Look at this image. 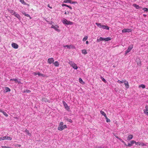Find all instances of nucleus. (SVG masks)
<instances>
[{"label":"nucleus","instance_id":"1","mask_svg":"<svg viewBox=\"0 0 148 148\" xmlns=\"http://www.w3.org/2000/svg\"><path fill=\"white\" fill-rule=\"evenodd\" d=\"M67 127L66 125H63V122H61L60 123L58 127V130L60 131H62L65 128H67Z\"/></svg>","mask_w":148,"mask_h":148},{"label":"nucleus","instance_id":"2","mask_svg":"<svg viewBox=\"0 0 148 148\" xmlns=\"http://www.w3.org/2000/svg\"><path fill=\"white\" fill-rule=\"evenodd\" d=\"M62 22L64 24L67 25H72L73 23L69 21H68L67 19H65L62 21Z\"/></svg>","mask_w":148,"mask_h":148},{"label":"nucleus","instance_id":"3","mask_svg":"<svg viewBox=\"0 0 148 148\" xmlns=\"http://www.w3.org/2000/svg\"><path fill=\"white\" fill-rule=\"evenodd\" d=\"M12 139V138L11 137L8 136H4L0 138V140H11Z\"/></svg>","mask_w":148,"mask_h":148},{"label":"nucleus","instance_id":"4","mask_svg":"<svg viewBox=\"0 0 148 148\" xmlns=\"http://www.w3.org/2000/svg\"><path fill=\"white\" fill-rule=\"evenodd\" d=\"M62 103L65 109L68 111H69L70 110V108L69 106H68L67 104L66 103L65 101H63Z\"/></svg>","mask_w":148,"mask_h":148},{"label":"nucleus","instance_id":"5","mask_svg":"<svg viewBox=\"0 0 148 148\" xmlns=\"http://www.w3.org/2000/svg\"><path fill=\"white\" fill-rule=\"evenodd\" d=\"M133 45H130L127 49L126 51L125 52V55L127 54L133 48Z\"/></svg>","mask_w":148,"mask_h":148},{"label":"nucleus","instance_id":"6","mask_svg":"<svg viewBox=\"0 0 148 148\" xmlns=\"http://www.w3.org/2000/svg\"><path fill=\"white\" fill-rule=\"evenodd\" d=\"M132 30L131 29H124L122 31V33L130 32H132Z\"/></svg>","mask_w":148,"mask_h":148},{"label":"nucleus","instance_id":"7","mask_svg":"<svg viewBox=\"0 0 148 148\" xmlns=\"http://www.w3.org/2000/svg\"><path fill=\"white\" fill-rule=\"evenodd\" d=\"M64 3H70L71 4H74L77 3L76 2L73 1L71 0H64L63 1Z\"/></svg>","mask_w":148,"mask_h":148},{"label":"nucleus","instance_id":"8","mask_svg":"<svg viewBox=\"0 0 148 148\" xmlns=\"http://www.w3.org/2000/svg\"><path fill=\"white\" fill-rule=\"evenodd\" d=\"M59 27L57 25H56L55 26L52 25V26L51 27V28H53L55 29L56 31H59L60 30L59 29H57V28H58Z\"/></svg>","mask_w":148,"mask_h":148},{"label":"nucleus","instance_id":"9","mask_svg":"<svg viewBox=\"0 0 148 148\" xmlns=\"http://www.w3.org/2000/svg\"><path fill=\"white\" fill-rule=\"evenodd\" d=\"M54 61V60L53 58H49L48 59V62L51 64L52 63H53Z\"/></svg>","mask_w":148,"mask_h":148},{"label":"nucleus","instance_id":"10","mask_svg":"<svg viewBox=\"0 0 148 148\" xmlns=\"http://www.w3.org/2000/svg\"><path fill=\"white\" fill-rule=\"evenodd\" d=\"M136 145H138L139 146H146V144L141 142H136Z\"/></svg>","mask_w":148,"mask_h":148},{"label":"nucleus","instance_id":"11","mask_svg":"<svg viewBox=\"0 0 148 148\" xmlns=\"http://www.w3.org/2000/svg\"><path fill=\"white\" fill-rule=\"evenodd\" d=\"M145 109L144 110V112L145 114L148 115V106H146L145 107Z\"/></svg>","mask_w":148,"mask_h":148},{"label":"nucleus","instance_id":"12","mask_svg":"<svg viewBox=\"0 0 148 148\" xmlns=\"http://www.w3.org/2000/svg\"><path fill=\"white\" fill-rule=\"evenodd\" d=\"M12 46L15 49H17L18 48V45L14 43H12Z\"/></svg>","mask_w":148,"mask_h":148},{"label":"nucleus","instance_id":"13","mask_svg":"<svg viewBox=\"0 0 148 148\" xmlns=\"http://www.w3.org/2000/svg\"><path fill=\"white\" fill-rule=\"evenodd\" d=\"M42 101L43 102H44L45 103L47 102L50 103V100H49L48 99L45 98H42Z\"/></svg>","mask_w":148,"mask_h":148},{"label":"nucleus","instance_id":"14","mask_svg":"<svg viewBox=\"0 0 148 148\" xmlns=\"http://www.w3.org/2000/svg\"><path fill=\"white\" fill-rule=\"evenodd\" d=\"M104 38L102 37H100L99 38L98 37L97 40V42H99L102 41H103Z\"/></svg>","mask_w":148,"mask_h":148},{"label":"nucleus","instance_id":"15","mask_svg":"<svg viewBox=\"0 0 148 148\" xmlns=\"http://www.w3.org/2000/svg\"><path fill=\"white\" fill-rule=\"evenodd\" d=\"M72 66L73 67V68L75 69H77L78 68V67L76 64L74 63H72Z\"/></svg>","mask_w":148,"mask_h":148},{"label":"nucleus","instance_id":"16","mask_svg":"<svg viewBox=\"0 0 148 148\" xmlns=\"http://www.w3.org/2000/svg\"><path fill=\"white\" fill-rule=\"evenodd\" d=\"M133 6L134 7L136 8V9H140V8H141V7H140L139 5H138L137 4H136L135 3L133 4Z\"/></svg>","mask_w":148,"mask_h":148},{"label":"nucleus","instance_id":"17","mask_svg":"<svg viewBox=\"0 0 148 148\" xmlns=\"http://www.w3.org/2000/svg\"><path fill=\"white\" fill-rule=\"evenodd\" d=\"M14 16L17 17L19 20H20L21 19V17L20 15L18 13H16V12L15 14L14 15Z\"/></svg>","mask_w":148,"mask_h":148},{"label":"nucleus","instance_id":"18","mask_svg":"<svg viewBox=\"0 0 148 148\" xmlns=\"http://www.w3.org/2000/svg\"><path fill=\"white\" fill-rule=\"evenodd\" d=\"M64 120H66V121L69 122L70 123H72L73 122V121L70 119H69L67 117H65L64 118Z\"/></svg>","mask_w":148,"mask_h":148},{"label":"nucleus","instance_id":"19","mask_svg":"<svg viewBox=\"0 0 148 148\" xmlns=\"http://www.w3.org/2000/svg\"><path fill=\"white\" fill-rule=\"evenodd\" d=\"M102 28L104 29H106L107 30H109V27L107 25H102Z\"/></svg>","mask_w":148,"mask_h":148},{"label":"nucleus","instance_id":"20","mask_svg":"<svg viewBox=\"0 0 148 148\" xmlns=\"http://www.w3.org/2000/svg\"><path fill=\"white\" fill-rule=\"evenodd\" d=\"M133 137V136L132 135H128L127 137V140H130L132 139Z\"/></svg>","mask_w":148,"mask_h":148},{"label":"nucleus","instance_id":"21","mask_svg":"<svg viewBox=\"0 0 148 148\" xmlns=\"http://www.w3.org/2000/svg\"><path fill=\"white\" fill-rule=\"evenodd\" d=\"M124 83L125 85V86L126 88H128L129 87V85L128 82L125 80V82Z\"/></svg>","mask_w":148,"mask_h":148},{"label":"nucleus","instance_id":"22","mask_svg":"<svg viewBox=\"0 0 148 148\" xmlns=\"http://www.w3.org/2000/svg\"><path fill=\"white\" fill-rule=\"evenodd\" d=\"M8 12L12 15H14L15 14L16 12L14 11L13 10H8Z\"/></svg>","mask_w":148,"mask_h":148},{"label":"nucleus","instance_id":"23","mask_svg":"<svg viewBox=\"0 0 148 148\" xmlns=\"http://www.w3.org/2000/svg\"><path fill=\"white\" fill-rule=\"evenodd\" d=\"M22 13L23 14L25 15V16L27 17H29L30 19L32 18L30 16V15L28 14H26L25 12H22Z\"/></svg>","mask_w":148,"mask_h":148},{"label":"nucleus","instance_id":"24","mask_svg":"<svg viewBox=\"0 0 148 148\" xmlns=\"http://www.w3.org/2000/svg\"><path fill=\"white\" fill-rule=\"evenodd\" d=\"M111 40V38L109 37L104 38V40L106 41H108Z\"/></svg>","mask_w":148,"mask_h":148},{"label":"nucleus","instance_id":"25","mask_svg":"<svg viewBox=\"0 0 148 148\" xmlns=\"http://www.w3.org/2000/svg\"><path fill=\"white\" fill-rule=\"evenodd\" d=\"M96 25L99 28H102L103 25L101 24L100 23H96Z\"/></svg>","mask_w":148,"mask_h":148},{"label":"nucleus","instance_id":"26","mask_svg":"<svg viewBox=\"0 0 148 148\" xmlns=\"http://www.w3.org/2000/svg\"><path fill=\"white\" fill-rule=\"evenodd\" d=\"M53 64L56 66H58L59 65V64L58 61H56L55 62L53 63Z\"/></svg>","mask_w":148,"mask_h":148},{"label":"nucleus","instance_id":"27","mask_svg":"<svg viewBox=\"0 0 148 148\" xmlns=\"http://www.w3.org/2000/svg\"><path fill=\"white\" fill-rule=\"evenodd\" d=\"M0 112H2L3 114L4 115H5V116L7 117L8 116V114L6 112H5L4 111H3V110H2V111H0Z\"/></svg>","mask_w":148,"mask_h":148},{"label":"nucleus","instance_id":"28","mask_svg":"<svg viewBox=\"0 0 148 148\" xmlns=\"http://www.w3.org/2000/svg\"><path fill=\"white\" fill-rule=\"evenodd\" d=\"M82 53L84 55L86 54L87 53V52L86 50L85 49L82 50Z\"/></svg>","mask_w":148,"mask_h":148},{"label":"nucleus","instance_id":"29","mask_svg":"<svg viewBox=\"0 0 148 148\" xmlns=\"http://www.w3.org/2000/svg\"><path fill=\"white\" fill-rule=\"evenodd\" d=\"M125 82V80H122L121 81L118 80L117 82L121 84L124 83Z\"/></svg>","mask_w":148,"mask_h":148},{"label":"nucleus","instance_id":"30","mask_svg":"<svg viewBox=\"0 0 148 148\" xmlns=\"http://www.w3.org/2000/svg\"><path fill=\"white\" fill-rule=\"evenodd\" d=\"M100 113L101 114L103 115L105 117H106V116H107L106 114L103 111H100Z\"/></svg>","mask_w":148,"mask_h":148},{"label":"nucleus","instance_id":"31","mask_svg":"<svg viewBox=\"0 0 148 148\" xmlns=\"http://www.w3.org/2000/svg\"><path fill=\"white\" fill-rule=\"evenodd\" d=\"M10 89L8 87H6L5 88V91L6 92H10Z\"/></svg>","mask_w":148,"mask_h":148},{"label":"nucleus","instance_id":"32","mask_svg":"<svg viewBox=\"0 0 148 148\" xmlns=\"http://www.w3.org/2000/svg\"><path fill=\"white\" fill-rule=\"evenodd\" d=\"M25 132H26V134L28 135V136H31V134L30 133H29V131L27 130V129H26L25 130Z\"/></svg>","mask_w":148,"mask_h":148},{"label":"nucleus","instance_id":"33","mask_svg":"<svg viewBox=\"0 0 148 148\" xmlns=\"http://www.w3.org/2000/svg\"><path fill=\"white\" fill-rule=\"evenodd\" d=\"M38 75L39 76H41L43 77H44L45 76V75L44 74H42L40 73L39 72L37 73Z\"/></svg>","mask_w":148,"mask_h":148},{"label":"nucleus","instance_id":"34","mask_svg":"<svg viewBox=\"0 0 148 148\" xmlns=\"http://www.w3.org/2000/svg\"><path fill=\"white\" fill-rule=\"evenodd\" d=\"M20 1L22 4L24 5H26V3L24 0H20Z\"/></svg>","mask_w":148,"mask_h":148},{"label":"nucleus","instance_id":"35","mask_svg":"<svg viewBox=\"0 0 148 148\" xmlns=\"http://www.w3.org/2000/svg\"><path fill=\"white\" fill-rule=\"evenodd\" d=\"M24 92L30 93L31 92V91L28 89H26V90H25L24 91Z\"/></svg>","mask_w":148,"mask_h":148},{"label":"nucleus","instance_id":"36","mask_svg":"<svg viewBox=\"0 0 148 148\" xmlns=\"http://www.w3.org/2000/svg\"><path fill=\"white\" fill-rule=\"evenodd\" d=\"M88 37L87 36H85L83 39V41H85L88 38Z\"/></svg>","mask_w":148,"mask_h":148},{"label":"nucleus","instance_id":"37","mask_svg":"<svg viewBox=\"0 0 148 148\" xmlns=\"http://www.w3.org/2000/svg\"><path fill=\"white\" fill-rule=\"evenodd\" d=\"M106 119V121L107 122H110V119H108L107 116L106 117H105Z\"/></svg>","mask_w":148,"mask_h":148},{"label":"nucleus","instance_id":"38","mask_svg":"<svg viewBox=\"0 0 148 148\" xmlns=\"http://www.w3.org/2000/svg\"><path fill=\"white\" fill-rule=\"evenodd\" d=\"M79 82L82 84V83H84L82 79L81 78H79Z\"/></svg>","mask_w":148,"mask_h":148},{"label":"nucleus","instance_id":"39","mask_svg":"<svg viewBox=\"0 0 148 148\" xmlns=\"http://www.w3.org/2000/svg\"><path fill=\"white\" fill-rule=\"evenodd\" d=\"M130 143H131V144H132V145L134 143H135V144H136V142L134 140H132L130 142Z\"/></svg>","mask_w":148,"mask_h":148},{"label":"nucleus","instance_id":"40","mask_svg":"<svg viewBox=\"0 0 148 148\" xmlns=\"http://www.w3.org/2000/svg\"><path fill=\"white\" fill-rule=\"evenodd\" d=\"M140 87H141L142 88H144L145 87V85L144 84H141L139 86Z\"/></svg>","mask_w":148,"mask_h":148},{"label":"nucleus","instance_id":"41","mask_svg":"<svg viewBox=\"0 0 148 148\" xmlns=\"http://www.w3.org/2000/svg\"><path fill=\"white\" fill-rule=\"evenodd\" d=\"M71 46L69 45H66L64 46V47H67L68 48L70 49L71 48Z\"/></svg>","mask_w":148,"mask_h":148},{"label":"nucleus","instance_id":"42","mask_svg":"<svg viewBox=\"0 0 148 148\" xmlns=\"http://www.w3.org/2000/svg\"><path fill=\"white\" fill-rule=\"evenodd\" d=\"M17 79H10V81H14L15 82H16V81L17 80Z\"/></svg>","mask_w":148,"mask_h":148},{"label":"nucleus","instance_id":"43","mask_svg":"<svg viewBox=\"0 0 148 148\" xmlns=\"http://www.w3.org/2000/svg\"><path fill=\"white\" fill-rule=\"evenodd\" d=\"M143 10H144L145 11H148V9L146 8H143Z\"/></svg>","mask_w":148,"mask_h":148},{"label":"nucleus","instance_id":"44","mask_svg":"<svg viewBox=\"0 0 148 148\" xmlns=\"http://www.w3.org/2000/svg\"><path fill=\"white\" fill-rule=\"evenodd\" d=\"M101 79H102V80L103 82H104L105 83H106V81L105 79H104V78H103L102 77H101Z\"/></svg>","mask_w":148,"mask_h":148},{"label":"nucleus","instance_id":"45","mask_svg":"<svg viewBox=\"0 0 148 148\" xmlns=\"http://www.w3.org/2000/svg\"><path fill=\"white\" fill-rule=\"evenodd\" d=\"M127 146H128V147H131V146H132V144L130 143H129L127 145Z\"/></svg>","mask_w":148,"mask_h":148},{"label":"nucleus","instance_id":"46","mask_svg":"<svg viewBox=\"0 0 148 148\" xmlns=\"http://www.w3.org/2000/svg\"><path fill=\"white\" fill-rule=\"evenodd\" d=\"M16 83H18V84H21V81H18V79H17V81H16Z\"/></svg>","mask_w":148,"mask_h":148},{"label":"nucleus","instance_id":"47","mask_svg":"<svg viewBox=\"0 0 148 148\" xmlns=\"http://www.w3.org/2000/svg\"><path fill=\"white\" fill-rule=\"evenodd\" d=\"M1 147L2 148H8V147H7V146H1Z\"/></svg>","mask_w":148,"mask_h":148},{"label":"nucleus","instance_id":"48","mask_svg":"<svg viewBox=\"0 0 148 148\" xmlns=\"http://www.w3.org/2000/svg\"><path fill=\"white\" fill-rule=\"evenodd\" d=\"M62 7L65 6H66V4H62Z\"/></svg>","mask_w":148,"mask_h":148},{"label":"nucleus","instance_id":"49","mask_svg":"<svg viewBox=\"0 0 148 148\" xmlns=\"http://www.w3.org/2000/svg\"><path fill=\"white\" fill-rule=\"evenodd\" d=\"M32 74L34 75H36L37 74L36 72H33Z\"/></svg>","mask_w":148,"mask_h":148},{"label":"nucleus","instance_id":"50","mask_svg":"<svg viewBox=\"0 0 148 148\" xmlns=\"http://www.w3.org/2000/svg\"><path fill=\"white\" fill-rule=\"evenodd\" d=\"M47 6H48V7H49V8H50L51 9H52V7H51L50 6V5H49V4H48V5Z\"/></svg>","mask_w":148,"mask_h":148},{"label":"nucleus","instance_id":"51","mask_svg":"<svg viewBox=\"0 0 148 148\" xmlns=\"http://www.w3.org/2000/svg\"><path fill=\"white\" fill-rule=\"evenodd\" d=\"M115 137H116L117 139H118L119 140V139L120 138H119L118 136H116Z\"/></svg>","mask_w":148,"mask_h":148},{"label":"nucleus","instance_id":"52","mask_svg":"<svg viewBox=\"0 0 148 148\" xmlns=\"http://www.w3.org/2000/svg\"><path fill=\"white\" fill-rule=\"evenodd\" d=\"M68 8H69L71 10L72 9V7L70 6H69Z\"/></svg>","mask_w":148,"mask_h":148},{"label":"nucleus","instance_id":"53","mask_svg":"<svg viewBox=\"0 0 148 148\" xmlns=\"http://www.w3.org/2000/svg\"><path fill=\"white\" fill-rule=\"evenodd\" d=\"M86 44H89V42L88 41H87L86 42Z\"/></svg>","mask_w":148,"mask_h":148},{"label":"nucleus","instance_id":"54","mask_svg":"<svg viewBox=\"0 0 148 148\" xmlns=\"http://www.w3.org/2000/svg\"><path fill=\"white\" fill-rule=\"evenodd\" d=\"M123 143L124 145H125V146H127V144H126V143H125V142H124V143Z\"/></svg>","mask_w":148,"mask_h":148},{"label":"nucleus","instance_id":"55","mask_svg":"<svg viewBox=\"0 0 148 148\" xmlns=\"http://www.w3.org/2000/svg\"><path fill=\"white\" fill-rule=\"evenodd\" d=\"M100 148H107V147H101Z\"/></svg>","mask_w":148,"mask_h":148},{"label":"nucleus","instance_id":"56","mask_svg":"<svg viewBox=\"0 0 148 148\" xmlns=\"http://www.w3.org/2000/svg\"><path fill=\"white\" fill-rule=\"evenodd\" d=\"M119 140L121 142L123 140L121 138H120Z\"/></svg>","mask_w":148,"mask_h":148},{"label":"nucleus","instance_id":"57","mask_svg":"<svg viewBox=\"0 0 148 148\" xmlns=\"http://www.w3.org/2000/svg\"><path fill=\"white\" fill-rule=\"evenodd\" d=\"M69 6V5H66V6H65L67 7L68 8Z\"/></svg>","mask_w":148,"mask_h":148},{"label":"nucleus","instance_id":"58","mask_svg":"<svg viewBox=\"0 0 148 148\" xmlns=\"http://www.w3.org/2000/svg\"><path fill=\"white\" fill-rule=\"evenodd\" d=\"M64 14H67V13H66V12H65L64 13Z\"/></svg>","mask_w":148,"mask_h":148},{"label":"nucleus","instance_id":"59","mask_svg":"<svg viewBox=\"0 0 148 148\" xmlns=\"http://www.w3.org/2000/svg\"><path fill=\"white\" fill-rule=\"evenodd\" d=\"M53 22L52 21H51L49 23L50 24H51Z\"/></svg>","mask_w":148,"mask_h":148},{"label":"nucleus","instance_id":"60","mask_svg":"<svg viewBox=\"0 0 148 148\" xmlns=\"http://www.w3.org/2000/svg\"><path fill=\"white\" fill-rule=\"evenodd\" d=\"M121 142H122V143H124V142H124V141L123 140L122 141H121Z\"/></svg>","mask_w":148,"mask_h":148},{"label":"nucleus","instance_id":"61","mask_svg":"<svg viewBox=\"0 0 148 148\" xmlns=\"http://www.w3.org/2000/svg\"><path fill=\"white\" fill-rule=\"evenodd\" d=\"M143 16H146V15H145V14H143Z\"/></svg>","mask_w":148,"mask_h":148},{"label":"nucleus","instance_id":"62","mask_svg":"<svg viewBox=\"0 0 148 148\" xmlns=\"http://www.w3.org/2000/svg\"><path fill=\"white\" fill-rule=\"evenodd\" d=\"M18 147H20L21 146V145H18Z\"/></svg>","mask_w":148,"mask_h":148},{"label":"nucleus","instance_id":"63","mask_svg":"<svg viewBox=\"0 0 148 148\" xmlns=\"http://www.w3.org/2000/svg\"><path fill=\"white\" fill-rule=\"evenodd\" d=\"M8 148H12L11 147H8Z\"/></svg>","mask_w":148,"mask_h":148},{"label":"nucleus","instance_id":"64","mask_svg":"<svg viewBox=\"0 0 148 148\" xmlns=\"http://www.w3.org/2000/svg\"><path fill=\"white\" fill-rule=\"evenodd\" d=\"M147 69L148 70V67H147Z\"/></svg>","mask_w":148,"mask_h":148}]
</instances>
